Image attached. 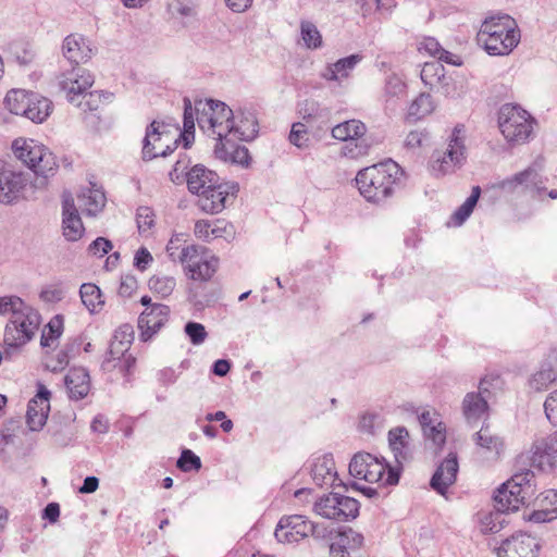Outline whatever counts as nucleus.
Segmentation results:
<instances>
[{"label":"nucleus","mask_w":557,"mask_h":557,"mask_svg":"<svg viewBox=\"0 0 557 557\" xmlns=\"http://www.w3.org/2000/svg\"><path fill=\"white\" fill-rule=\"evenodd\" d=\"M404 171L393 160H387L360 170L356 184L360 195L375 205H383L399 187Z\"/></svg>","instance_id":"nucleus-1"},{"label":"nucleus","mask_w":557,"mask_h":557,"mask_svg":"<svg viewBox=\"0 0 557 557\" xmlns=\"http://www.w3.org/2000/svg\"><path fill=\"white\" fill-rule=\"evenodd\" d=\"M520 37L516 20L505 13L485 17L476 34L478 44L490 55H508L520 42Z\"/></svg>","instance_id":"nucleus-2"},{"label":"nucleus","mask_w":557,"mask_h":557,"mask_svg":"<svg viewBox=\"0 0 557 557\" xmlns=\"http://www.w3.org/2000/svg\"><path fill=\"white\" fill-rule=\"evenodd\" d=\"M535 475L531 470L518 472L505 482L494 496L495 507L499 511H516L529 506L535 498Z\"/></svg>","instance_id":"nucleus-3"},{"label":"nucleus","mask_w":557,"mask_h":557,"mask_svg":"<svg viewBox=\"0 0 557 557\" xmlns=\"http://www.w3.org/2000/svg\"><path fill=\"white\" fill-rule=\"evenodd\" d=\"M195 110L197 123L205 133L216 136V141L230 136L235 113L228 106L213 99L198 100Z\"/></svg>","instance_id":"nucleus-4"},{"label":"nucleus","mask_w":557,"mask_h":557,"mask_svg":"<svg viewBox=\"0 0 557 557\" xmlns=\"http://www.w3.org/2000/svg\"><path fill=\"white\" fill-rule=\"evenodd\" d=\"M349 473L351 476L369 483L381 485H395L399 481V467H389L383 459L369 453H357L350 460Z\"/></svg>","instance_id":"nucleus-5"},{"label":"nucleus","mask_w":557,"mask_h":557,"mask_svg":"<svg viewBox=\"0 0 557 557\" xmlns=\"http://www.w3.org/2000/svg\"><path fill=\"white\" fill-rule=\"evenodd\" d=\"M12 150L18 160L45 178L54 175L58 169L54 154L35 139L16 138L12 143Z\"/></svg>","instance_id":"nucleus-6"},{"label":"nucleus","mask_w":557,"mask_h":557,"mask_svg":"<svg viewBox=\"0 0 557 557\" xmlns=\"http://www.w3.org/2000/svg\"><path fill=\"white\" fill-rule=\"evenodd\" d=\"M535 124V119L520 106L506 103L499 110L498 126L508 143H527L533 134Z\"/></svg>","instance_id":"nucleus-7"},{"label":"nucleus","mask_w":557,"mask_h":557,"mask_svg":"<svg viewBox=\"0 0 557 557\" xmlns=\"http://www.w3.org/2000/svg\"><path fill=\"white\" fill-rule=\"evenodd\" d=\"M39 324V313L29 306L10 317L4 330V354L9 355L10 349L15 350L28 343L36 334Z\"/></svg>","instance_id":"nucleus-8"},{"label":"nucleus","mask_w":557,"mask_h":557,"mask_svg":"<svg viewBox=\"0 0 557 557\" xmlns=\"http://www.w3.org/2000/svg\"><path fill=\"white\" fill-rule=\"evenodd\" d=\"M465 127L456 125L445 151H435L431 160L434 175H445L456 171L466 161Z\"/></svg>","instance_id":"nucleus-9"},{"label":"nucleus","mask_w":557,"mask_h":557,"mask_svg":"<svg viewBox=\"0 0 557 557\" xmlns=\"http://www.w3.org/2000/svg\"><path fill=\"white\" fill-rule=\"evenodd\" d=\"M178 261L186 265L191 280L208 281L215 273L219 259L198 245L186 246L178 253Z\"/></svg>","instance_id":"nucleus-10"},{"label":"nucleus","mask_w":557,"mask_h":557,"mask_svg":"<svg viewBox=\"0 0 557 557\" xmlns=\"http://www.w3.org/2000/svg\"><path fill=\"white\" fill-rule=\"evenodd\" d=\"M366 125L359 120H349L332 128L333 138L345 141L342 152L345 157L357 159L367 154L369 145L364 139Z\"/></svg>","instance_id":"nucleus-11"},{"label":"nucleus","mask_w":557,"mask_h":557,"mask_svg":"<svg viewBox=\"0 0 557 557\" xmlns=\"http://www.w3.org/2000/svg\"><path fill=\"white\" fill-rule=\"evenodd\" d=\"M237 191V184L222 183L219 180L214 186H210L198 196L197 206L205 213L218 214L224 210L228 197L234 196Z\"/></svg>","instance_id":"nucleus-12"},{"label":"nucleus","mask_w":557,"mask_h":557,"mask_svg":"<svg viewBox=\"0 0 557 557\" xmlns=\"http://www.w3.org/2000/svg\"><path fill=\"white\" fill-rule=\"evenodd\" d=\"M170 307L154 304L146 308L138 318L139 337L143 342L150 341L169 321Z\"/></svg>","instance_id":"nucleus-13"},{"label":"nucleus","mask_w":557,"mask_h":557,"mask_svg":"<svg viewBox=\"0 0 557 557\" xmlns=\"http://www.w3.org/2000/svg\"><path fill=\"white\" fill-rule=\"evenodd\" d=\"M311 521L301 515L282 517L274 535L281 543H297L309 536Z\"/></svg>","instance_id":"nucleus-14"},{"label":"nucleus","mask_w":557,"mask_h":557,"mask_svg":"<svg viewBox=\"0 0 557 557\" xmlns=\"http://www.w3.org/2000/svg\"><path fill=\"white\" fill-rule=\"evenodd\" d=\"M539 541L527 533H517L502 542L497 557H537Z\"/></svg>","instance_id":"nucleus-15"},{"label":"nucleus","mask_w":557,"mask_h":557,"mask_svg":"<svg viewBox=\"0 0 557 557\" xmlns=\"http://www.w3.org/2000/svg\"><path fill=\"white\" fill-rule=\"evenodd\" d=\"M490 393L487 388V380L482 379L479 383V392L467 393L462 400V414L469 424H475L481 419L488 417V404L484 396Z\"/></svg>","instance_id":"nucleus-16"},{"label":"nucleus","mask_w":557,"mask_h":557,"mask_svg":"<svg viewBox=\"0 0 557 557\" xmlns=\"http://www.w3.org/2000/svg\"><path fill=\"white\" fill-rule=\"evenodd\" d=\"M168 137L166 134L160 131V124L157 121H153L146 131V136L143 141V159L144 160H152L157 157H168L171 154L177 147L182 140L175 139L173 145H164V138Z\"/></svg>","instance_id":"nucleus-17"},{"label":"nucleus","mask_w":557,"mask_h":557,"mask_svg":"<svg viewBox=\"0 0 557 557\" xmlns=\"http://www.w3.org/2000/svg\"><path fill=\"white\" fill-rule=\"evenodd\" d=\"M459 471L458 457L456 453H450L437 466L430 480V486L442 496H446L448 488L456 483Z\"/></svg>","instance_id":"nucleus-18"},{"label":"nucleus","mask_w":557,"mask_h":557,"mask_svg":"<svg viewBox=\"0 0 557 557\" xmlns=\"http://www.w3.org/2000/svg\"><path fill=\"white\" fill-rule=\"evenodd\" d=\"M50 392L42 384L27 405L26 423L30 431H39L46 424L50 411Z\"/></svg>","instance_id":"nucleus-19"},{"label":"nucleus","mask_w":557,"mask_h":557,"mask_svg":"<svg viewBox=\"0 0 557 557\" xmlns=\"http://www.w3.org/2000/svg\"><path fill=\"white\" fill-rule=\"evenodd\" d=\"M62 230L63 236L69 242L81 239L85 232L84 224L71 193L63 194Z\"/></svg>","instance_id":"nucleus-20"},{"label":"nucleus","mask_w":557,"mask_h":557,"mask_svg":"<svg viewBox=\"0 0 557 557\" xmlns=\"http://www.w3.org/2000/svg\"><path fill=\"white\" fill-rule=\"evenodd\" d=\"M60 87L66 92L71 102H75L76 97L87 91L94 84V76L79 66H73L71 71L63 73L60 78Z\"/></svg>","instance_id":"nucleus-21"},{"label":"nucleus","mask_w":557,"mask_h":557,"mask_svg":"<svg viewBox=\"0 0 557 557\" xmlns=\"http://www.w3.org/2000/svg\"><path fill=\"white\" fill-rule=\"evenodd\" d=\"M557 462V431L532 446L531 463L542 471H552Z\"/></svg>","instance_id":"nucleus-22"},{"label":"nucleus","mask_w":557,"mask_h":557,"mask_svg":"<svg viewBox=\"0 0 557 557\" xmlns=\"http://www.w3.org/2000/svg\"><path fill=\"white\" fill-rule=\"evenodd\" d=\"M62 53L70 62L78 66L91 59L94 47L89 39L79 34H70L62 44Z\"/></svg>","instance_id":"nucleus-23"},{"label":"nucleus","mask_w":557,"mask_h":557,"mask_svg":"<svg viewBox=\"0 0 557 557\" xmlns=\"http://www.w3.org/2000/svg\"><path fill=\"white\" fill-rule=\"evenodd\" d=\"M476 453L487 459H498L505 450L504 438L494 433L488 425H482L473 435Z\"/></svg>","instance_id":"nucleus-24"},{"label":"nucleus","mask_w":557,"mask_h":557,"mask_svg":"<svg viewBox=\"0 0 557 557\" xmlns=\"http://www.w3.org/2000/svg\"><path fill=\"white\" fill-rule=\"evenodd\" d=\"M421 79L431 90L449 96L451 92V77L446 75L444 65L438 61L424 63L421 73Z\"/></svg>","instance_id":"nucleus-25"},{"label":"nucleus","mask_w":557,"mask_h":557,"mask_svg":"<svg viewBox=\"0 0 557 557\" xmlns=\"http://www.w3.org/2000/svg\"><path fill=\"white\" fill-rule=\"evenodd\" d=\"M311 476L313 482L320 487L343 485L337 476L335 462L331 454L319 456L313 460Z\"/></svg>","instance_id":"nucleus-26"},{"label":"nucleus","mask_w":557,"mask_h":557,"mask_svg":"<svg viewBox=\"0 0 557 557\" xmlns=\"http://www.w3.org/2000/svg\"><path fill=\"white\" fill-rule=\"evenodd\" d=\"M237 138L227 136L225 139L216 141L214 146V154L218 159L236 163L240 165H248L249 163V151L245 146L236 143Z\"/></svg>","instance_id":"nucleus-27"},{"label":"nucleus","mask_w":557,"mask_h":557,"mask_svg":"<svg viewBox=\"0 0 557 557\" xmlns=\"http://www.w3.org/2000/svg\"><path fill=\"white\" fill-rule=\"evenodd\" d=\"M27 184V178L21 172L11 170L0 171V202L14 201Z\"/></svg>","instance_id":"nucleus-28"},{"label":"nucleus","mask_w":557,"mask_h":557,"mask_svg":"<svg viewBox=\"0 0 557 557\" xmlns=\"http://www.w3.org/2000/svg\"><path fill=\"white\" fill-rule=\"evenodd\" d=\"M120 347L115 345H109V349L104 355L101 362V369L104 372L117 371L121 375L127 376L136 363V358L128 351H122V355L116 354L120 351Z\"/></svg>","instance_id":"nucleus-29"},{"label":"nucleus","mask_w":557,"mask_h":557,"mask_svg":"<svg viewBox=\"0 0 557 557\" xmlns=\"http://www.w3.org/2000/svg\"><path fill=\"white\" fill-rule=\"evenodd\" d=\"M259 132L256 114L249 110H238L234 116L233 128L230 136L242 141L252 140Z\"/></svg>","instance_id":"nucleus-30"},{"label":"nucleus","mask_w":557,"mask_h":557,"mask_svg":"<svg viewBox=\"0 0 557 557\" xmlns=\"http://www.w3.org/2000/svg\"><path fill=\"white\" fill-rule=\"evenodd\" d=\"M187 188L191 194L199 196L206 189L219 181V175L202 164L194 165L188 172L185 173Z\"/></svg>","instance_id":"nucleus-31"},{"label":"nucleus","mask_w":557,"mask_h":557,"mask_svg":"<svg viewBox=\"0 0 557 557\" xmlns=\"http://www.w3.org/2000/svg\"><path fill=\"white\" fill-rule=\"evenodd\" d=\"M363 60L361 53H354L327 64L321 76L330 82H342L350 76L356 66Z\"/></svg>","instance_id":"nucleus-32"},{"label":"nucleus","mask_w":557,"mask_h":557,"mask_svg":"<svg viewBox=\"0 0 557 557\" xmlns=\"http://www.w3.org/2000/svg\"><path fill=\"white\" fill-rule=\"evenodd\" d=\"M409 437V432L404 426L394 428L388 432L389 447L400 470L401 465L411 457Z\"/></svg>","instance_id":"nucleus-33"},{"label":"nucleus","mask_w":557,"mask_h":557,"mask_svg":"<svg viewBox=\"0 0 557 557\" xmlns=\"http://www.w3.org/2000/svg\"><path fill=\"white\" fill-rule=\"evenodd\" d=\"M71 399L79 400L87 396L90 382L87 371L83 368L71 369L64 377Z\"/></svg>","instance_id":"nucleus-34"},{"label":"nucleus","mask_w":557,"mask_h":557,"mask_svg":"<svg viewBox=\"0 0 557 557\" xmlns=\"http://www.w3.org/2000/svg\"><path fill=\"white\" fill-rule=\"evenodd\" d=\"M363 536L351 528H344L336 532L335 540L330 544V553L339 550L354 552L361 547Z\"/></svg>","instance_id":"nucleus-35"},{"label":"nucleus","mask_w":557,"mask_h":557,"mask_svg":"<svg viewBox=\"0 0 557 557\" xmlns=\"http://www.w3.org/2000/svg\"><path fill=\"white\" fill-rule=\"evenodd\" d=\"M79 208L87 215H96L106 206V195L98 188H84L77 196Z\"/></svg>","instance_id":"nucleus-36"},{"label":"nucleus","mask_w":557,"mask_h":557,"mask_svg":"<svg viewBox=\"0 0 557 557\" xmlns=\"http://www.w3.org/2000/svg\"><path fill=\"white\" fill-rule=\"evenodd\" d=\"M51 111L52 102L48 98L34 92V95L30 96L29 103L27 104L23 116L27 117L34 123L40 124L48 119V116L51 114Z\"/></svg>","instance_id":"nucleus-37"},{"label":"nucleus","mask_w":557,"mask_h":557,"mask_svg":"<svg viewBox=\"0 0 557 557\" xmlns=\"http://www.w3.org/2000/svg\"><path fill=\"white\" fill-rule=\"evenodd\" d=\"M33 95L34 92L32 91H26L23 89H12L7 94L4 98L5 108L11 113L23 116V114L25 113V109L29 103L30 96Z\"/></svg>","instance_id":"nucleus-38"},{"label":"nucleus","mask_w":557,"mask_h":557,"mask_svg":"<svg viewBox=\"0 0 557 557\" xmlns=\"http://www.w3.org/2000/svg\"><path fill=\"white\" fill-rule=\"evenodd\" d=\"M82 302L89 312H98L102 309L104 301L101 299L100 288L91 283H84L79 288Z\"/></svg>","instance_id":"nucleus-39"},{"label":"nucleus","mask_w":557,"mask_h":557,"mask_svg":"<svg viewBox=\"0 0 557 557\" xmlns=\"http://www.w3.org/2000/svg\"><path fill=\"white\" fill-rule=\"evenodd\" d=\"M434 108L432 97L429 94L422 92L409 106L408 119L413 121L421 120L431 114Z\"/></svg>","instance_id":"nucleus-40"},{"label":"nucleus","mask_w":557,"mask_h":557,"mask_svg":"<svg viewBox=\"0 0 557 557\" xmlns=\"http://www.w3.org/2000/svg\"><path fill=\"white\" fill-rule=\"evenodd\" d=\"M184 129L180 134L178 140H182L185 149L189 148L195 139V120L191 101L184 98Z\"/></svg>","instance_id":"nucleus-41"},{"label":"nucleus","mask_w":557,"mask_h":557,"mask_svg":"<svg viewBox=\"0 0 557 557\" xmlns=\"http://www.w3.org/2000/svg\"><path fill=\"white\" fill-rule=\"evenodd\" d=\"M539 178V173L533 168H528L512 177L506 178L500 183V187L505 190H512L518 185H535Z\"/></svg>","instance_id":"nucleus-42"},{"label":"nucleus","mask_w":557,"mask_h":557,"mask_svg":"<svg viewBox=\"0 0 557 557\" xmlns=\"http://www.w3.org/2000/svg\"><path fill=\"white\" fill-rule=\"evenodd\" d=\"M481 195L480 186H474L472 188L471 195L466 199V201L454 212L453 220L455 225H461L472 213L479 197Z\"/></svg>","instance_id":"nucleus-43"},{"label":"nucleus","mask_w":557,"mask_h":557,"mask_svg":"<svg viewBox=\"0 0 557 557\" xmlns=\"http://www.w3.org/2000/svg\"><path fill=\"white\" fill-rule=\"evenodd\" d=\"M148 285L161 298H166L173 293L176 282L172 276L156 274L149 278Z\"/></svg>","instance_id":"nucleus-44"},{"label":"nucleus","mask_w":557,"mask_h":557,"mask_svg":"<svg viewBox=\"0 0 557 557\" xmlns=\"http://www.w3.org/2000/svg\"><path fill=\"white\" fill-rule=\"evenodd\" d=\"M337 493H330L326 496L321 497L314 504V511L326 519H334L339 516L337 511Z\"/></svg>","instance_id":"nucleus-45"},{"label":"nucleus","mask_w":557,"mask_h":557,"mask_svg":"<svg viewBox=\"0 0 557 557\" xmlns=\"http://www.w3.org/2000/svg\"><path fill=\"white\" fill-rule=\"evenodd\" d=\"M134 341V329L131 324H122L120 325L110 342V345H115V347L122 348L116 350V354L122 355V351H128L131 348V345Z\"/></svg>","instance_id":"nucleus-46"},{"label":"nucleus","mask_w":557,"mask_h":557,"mask_svg":"<svg viewBox=\"0 0 557 557\" xmlns=\"http://www.w3.org/2000/svg\"><path fill=\"white\" fill-rule=\"evenodd\" d=\"M337 511L339 516L336 517V520L347 521L349 519H354L359 513V503L352 497L344 496L337 493Z\"/></svg>","instance_id":"nucleus-47"},{"label":"nucleus","mask_w":557,"mask_h":557,"mask_svg":"<svg viewBox=\"0 0 557 557\" xmlns=\"http://www.w3.org/2000/svg\"><path fill=\"white\" fill-rule=\"evenodd\" d=\"M300 34L308 49H318L322 46V36L318 27L310 21L300 23Z\"/></svg>","instance_id":"nucleus-48"},{"label":"nucleus","mask_w":557,"mask_h":557,"mask_svg":"<svg viewBox=\"0 0 557 557\" xmlns=\"http://www.w3.org/2000/svg\"><path fill=\"white\" fill-rule=\"evenodd\" d=\"M505 512L496 508V511L484 515L481 519V531L483 533H498L506 522Z\"/></svg>","instance_id":"nucleus-49"},{"label":"nucleus","mask_w":557,"mask_h":557,"mask_svg":"<svg viewBox=\"0 0 557 557\" xmlns=\"http://www.w3.org/2000/svg\"><path fill=\"white\" fill-rule=\"evenodd\" d=\"M557 375L555 370L550 367H543L530 380V386L540 392L546 389L555 380Z\"/></svg>","instance_id":"nucleus-50"},{"label":"nucleus","mask_w":557,"mask_h":557,"mask_svg":"<svg viewBox=\"0 0 557 557\" xmlns=\"http://www.w3.org/2000/svg\"><path fill=\"white\" fill-rule=\"evenodd\" d=\"M48 332L44 331L40 338L42 347H48L51 342L58 339L63 332V318L61 315L53 317L47 324Z\"/></svg>","instance_id":"nucleus-51"},{"label":"nucleus","mask_w":557,"mask_h":557,"mask_svg":"<svg viewBox=\"0 0 557 557\" xmlns=\"http://www.w3.org/2000/svg\"><path fill=\"white\" fill-rule=\"evenodd\" d=\"M288 139L292 145L299 149L308 148L310 145V136L307 126L302 122H297L292 125Z\"/></svg>","instance_id":"nucleus-52"},{"label":"nucleus","mask_w":557,"mask_h":557,"mask_svg":"<svg viewBox=\"0 0 557 557\" xmlns=\"http://www.w3.org/2000/svg\"><path fill=\"white\" fill-rule=\"evenodd\" d=\"M136 223L139 234H148L154 226V213L150 207L141 206L136 211Z\"/></svg>","instance_id":"nucleus-53"},{"label":"nucleus","mask_w":557,"mask_h":557,"mask_svg":"<svg viewBox=\"0 0 557 557\" xmlns=\"http://www.w3.org/2000/svg\"><path fill=\"white\" fill-rule=\"evenodd\" d=\"M176 467L183 472L198 471L201 468L200 458L190 449H183L177 459Z\"/></svg>","instance_id":"nucleus-54"},{"label":"nucleus","mask_w":557,"mask_h":557,"mask_svg":"<svg viewBox=\"0 0 557 557\" xmlns=\"http://www.w3.org/2000/svg\"><path fill=\"white\" fill-rule=\"evenodd\" d=\"M335 529L332 524L327 523H315L311 521V528H309V536L317 541L329 542L333 540Z\"/></svg>","instance_id":"nucleus-55"},{"label":"nucleus","mask_w":557,"mask_h":557,"mask_svg":"<svg viewBox=\"0 0 557 557\" xmlns=\"http://www.w3.org/2000/svg\"><path fill=\"white\" fill-rule=\"evenodd\" d=\"M27 305L17 296L0 297V314L15 315Z\"/></svg>","instance_id":"nucleus-56"},{"label":"nucleus","mask_w":557,"mask_h":557,"mask_svg":"<svg viewBox=\"0 0 557 557\" xmlns=\"http://www.w3.org/2000/svg\"><path fill=\"white\" fill-rule=\"evenodd\" d=\"M299 113L301 114L302 120L310 122L324 116L325 109L321 108L314 100H306L300 107Z\"/></svg>","instance_id":"nucleus-57"},{"label":"nucleus","mask_w":557,"mask_h":557,"mask_svg":"<svg viewBox=\"0 0 557 557\" xmlns=\"http://www.w3.org/2000/svg\"><path fill=\"white\" fill-rule=\"evenodd\" d=\"M184 330L194 345L202 344L208 336L205 326L198 322H187Z\"/></svg>","instance_id":"nucleus-58"},{"label":"nucleus","mask_w":557,"mask_h":557,"mask_svg":"<svg viewBox=\"0 0 557 557\" xmlns=\"http://www.w3.org/2000/svg\"><path fill=\"white\" fill-rule=\"evenodd\" d=\"M170 11L173 16L191 18L196 16V8L193 3L175 0L170 4Z\"/></svg>","instance_id":"nucleus-59"},{"label":"nucleus","mask_w":557,"mask_h":557,"mask_svg":"<svg viewBox=\"0 0 557 557\" xmlns=\"http://www.w3.org/2000/svg\"><path fill=\"white\" fill-rule=\"evenodd\" d=\"M112 249V243L104 237H97L88 247L89 253L102 258Z\"/></svg>","instance_id":"nucleus-60"},{"label":"nucleus","mask_w":557,"mask_h":557,"mask_svg":"<svg viewBox=\"0 0 557 557\" xmlns=\"http://www.w3.org/2000/svg\"><path fill=\"white\" fill-rule=\"evenodd\" d=\"M544 410L546 418L553 425H557V389L552 392L545 399Z\"/></svg>","instance_id":"nucleus-61"},{"label":"nucleus","mask_w":557,"mask_h":557,"mask_svg":"<svg viewBox=\"0 0 557 557\" xmlns=\"http://www.w3.org/2000/svg\"><path fill=\"white\" fill-rule=\"evenodd\" d=\"M81 96L82 100L76 103L77 107L82 108L84 111H94L98 109L101 98L99 92L85 91Z\"/></svg>","instance_id":"nucleus-62"},{"label":"nucleus","mask_w":557,"mask_h":557,"mask_svg":"<svg viewBox=\"0 0 557 557\" xmlns=\"http://www.w3.org/2000/svg\"><path fill=\"white\" fill-rule=\"evenodd\" d=\"M418 49L420 52H425L432 57L437 58L443 48L435 38L425 37L419 42Z\"/></svg>","instance_id":"nucleus-63"},{"label":"nucleus","mask_w":557,"mask_h":557,"mask_svg":"<svg viewBox=\"0 0 557 557\" xmlns=\"http://www.w3.org/2000/svg\"><path fill=\"white\" fill-rule=\"evenodd\" d=\"M152 260L153 258L149 250L146 247H140L135 253L134 265L139 271H145L150 265Z\"/></svg>","instance_id":"nucleus-64"}]
</instances>
